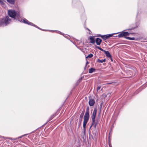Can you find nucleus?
Masks as SVG:
<instances>
[{"label": "nucleus", "mask_w": 147, "mask_h": 147, "mask_svg": "<svg viewBox=\"0 0 147 147\" xmlns=\"http://www.w3.org/2000/svg\"><path fill=\"white\" fill-rule=\"evenodd\" d=\"M89 108L88 107H87L86 111L84 117V121L83 123V127L84 130L85 131L86 124L88 122L89 118Z\"/></svg>", "instance_id": "obj_1"}, {"label": "nucleus", "mask_w": 147, "mask_h": 147, "mask_svg": "<svg viewBox=\"0 0 147 147\" xmlns=\"http://www.w3.org/2000/svg\"><path fill=\"white\" fill-rule=\"evenodd\" d=\"M11 21V19L7 16L3 19L0 20V26H6Z\"/></svg>", "instance_id": "obj_2"}, {"label": "nucleus", "mask_w": 147, "mask_h": 147, "mask_svg": "<svg viewBox=\"0 0 147 147\" xmlns=\"http://www.w3.org/2000/svg\"><path fill=\"white\" fill-rule=\"evenodd\" d=\"M8 14L10 17L14 18L16 17L18 18L19 16L18 14L15 11L13 10H8Z\"/></svg>", "instance_id": "obj_3"}, {"label": "nucleus", "mask_w": 147, "mask_h": 147, "mask_svg": "<svg viewBox=\"0 0 147 147\" xmlns=\"http://www.w3.org/2000/svg\"><path fill=\"white\" fill-rule=\"evenodd\" d=\"M19 21L21 22H23L24 23L28 24L31 26H34L36 27V26L33 23L29 22L28 20L25 19H19Z\"/></svg>", "instance_id": "obj_4"}, {"label": "nucleus", "mask_w": 147, "mask_h": 147, "mask_svg": "<svg viewBox=\"0 0 147 147\" xmlns=\"http://www.w3.org/2000/svg\"><path fill=\"white\" fill-rule=\"evenodd\" d=\"M129 34H130L127 32H124L119 34L118 35V36L119 37L126 36H128Z\"/></svg>", "instance_id": "obj_5"}, {"label": "nucleus", "mask_w": 147, "mask_h": 147, "mask_svg": "<svg viewBox=\"0 0 147 147\" xmlns=\"http://www.w3.org/2000/svg\"><path fill=\"white\" fill-rule=\"evenodd\" d=\"M96 112L97 109L96 108H95L93 110L92 115L91 116V118L92 120H94V119H95Z\"/></svg>", "instance_id": "obj_6"}, {"label": "nucleus", "mask_w": 147, "mask_h": 147, "mask_svg": "<svg viewBox=\"0 0 147 147\" xmlns=\"http://www.w3.org/2000/svg\"><path fill=\"white\" fill-rule=\"evenodd\" d=\"M92 125L94 128H95L97 125L99 123V121L98 120L96 121L95 119H94V120H92Z\"/></svg>", "instance_id": "obj_7"}, {"label": "nucleus", "mask_w": 147, "mask_h": 147, "mask_svg": "<svg viewBox=\"0 0 147 147\" xmlns=\"http://www.w3.org/2000/svg\"><path fill=\"white\" fill-rule=\"evenodd\" d=\"M95 103L94 100L92 99H90L89 101V105L91 106H93Z\"/></svg>", "instance_id": "obj_8"}, {"label": "nucleus", "mask_w": 147, "mask_h": 147, "mask_svg": "<svg viewBox=\"0 0 147 147\" xmlns=\"http://www.w3.org/2000/svg\"><path fill=\"white\" fill-rule=\"evenodd\" d=\"M104 52L105 53V54L106 55L107 57H110L111 59V61H112V59L111 58V56L109 51H105Z\"/></svg>", "instance_id": "obj_9"}, {"label": "nucleus", "mask_w": 147, "mask_h": 147, "mask_svg": "<svg viewBox=\"0 0 147 147\" xmlns=\"http://www.w3.org/2000/svg\"><path fill=\"white\" fill-rule=\"evenodd\" d=\"M102 40H101L99 38H96L95 41V42H96L97 45H100L101 42Z\"/></svg>", "instance_id": "obj_10"}, {"label": "nucleus", "mask_w": 147, "mask_h": 147, "mask_svg": "<svg viewBox=\"0 0 147 147\" xmlns=\"http://www.w3.org/2000/svg\"><path fill=\"white\" fill-rule=\"evenodd\" d=\"M90 42L92 43H94L95 42V41L94 38L92 36L90 37Z\"/></svg>", "instance_id": "obj_11"}, {"label": "nucleus", "mask_w": 147, "mask_h": 147, "mask_svg": "<svg viewBox=\"0 0 147 147\" xmlns=\"http://www.w3.org/2000/svg\"><path fill=\"white\" fill-rule=\"evenodd\" d=\"M84 112H85V110H84L81 113V114L80 115V118L81 119V121L82 120V118L83 117L84 115Z\"/></svg>", "instance_id": "obj_12"}, {"label": "nucleus", "mask_w": 147, "mask_h": 147, "mask_svg": "<svg viewBox=\"0 0 147 147\" xmlns=\"http://www.w3.org/2000/svg\"><path fill=\"white\" fill-rule=\"evenodd\" d=\"M106 59H97V62L99 63H102L103 62H105L106 61Z\"/></svg>", "instance_id": "obj_13"}, {"label": "nucleus", "mask_w": 147, "mask_h": 147, "mask_svg": "<svg viewBox=\"0 0 147 147\" xmlns=\"http://www.w3.org/2000/svg\"><path fill=\"white\" fill-rule=\"evenodd\" d=\"M100 36L104 40H106L108 38L107 35H102L101 36Z\"/></svg>", "instance_id": "obj_14"}, {"label": "nucleus", "mask_w": 147, "mask_h": 147, "mask_svg": "<svg viewBox=\"0 0 147 147\" xmlns=\"http://www.w3.org/2000/svg\"><path fill=\"white\" fill-rule=\"evenodd\" d=\"M95 70L94 69L91 68L89 69V73H92Z\"/></svg>", "instance_id": "obj_15"}, {"label": "nucleus", "mask_w": 147, "mask_h": 147, "mask_svg": "<svg viewBox=\"0 0 147 147\" xmlns=\"http://www.w3.org/2000/svg\"><path fill=\"white\" fill-rule=\"evenodd\" d=\"M125 38L127 39L131 40H135V38L134 37H125Z\"/></svg>", "instance_id": "obj_16"}, {"label": "nucleus", "mask_w": 147, "mask_h": 147, "mask_svg": "<svg viewBox=\"0 0 147 147\" xmlns=\"http://www.w3.org/2000/svg\"><path fill=\"white\" fill-rule=\"evenodd\" d=\"M7 1L11 4H13L14 3L15 0H7Z\"/></svg>", "instance_id": "obj_17"}, {"label": "nucleus", "mask_w": 147, "mask_h": 147, "mask_svg": "<svg viewBox=\"0 0 147 147\" xmlns=\"http://www.w3.org/2000/svg\"><path fill=\"white\" fill-rule=\"evenodd\" d=\"M93 56V55L92 54H90L86 57V58H91Z\"/></svg>", "instance_id": "obj_18"}, {"label": "nucleus", "mask_w": 147, "mask_h": 147, "mask_svg": "<svg viewBox=\"0 0 147 147\" xmlns=\"http://www.w3.org/2000/svg\"><path fill=\"white\" fill-rule=\"evenodd\" d=\"M97 48L100 50L103 51L104 52L105 51V50L101 48L100 47H97Z\"/></svg>", "instance_id": "obj_19"}, {"label": "nucleus", "mask_w": 147, "mask_h": 147, "mask_svg": "<svg viewBox=\"0 0 147 147\" xmlns=\"http://www.w3.org/2000/svg\"><path fill=\"white\" fill-rule=\"evenodd\" d=\"M107 36H108V38H109V37H110L111 36H113V34H107Z\"/></svg>", "instance_id": "obj_20"}, {"label": "nucleus", "mask_w": 147, "mask_h": 147, "mask_svg": "<svg viewBox=\"0 0 147 147\" xmlns=\"http://www.w3.org/2000/svg\"><path fill=\"white\" fill-rule=\"evenodd\" d=\"M101 86H98L97 88V90L98 91L101 88Z\"/></svg>", "instance_id": "obj_21"}, {"label": "nucleus", "mask_w": 147, "mask_h": 147, "mask_svg": "<svg viewBox=\"0 0 147 147\" xmlns=\"http://www.w3.org/2000/svg\"><path fill=\"white\" fill-rule=\"evenodd\" d=\"M0 3L1 4H3V2L1 0H0Z\"/></svg>", "instance_id": "obj_22"}, {"label": "nucleus", "mask_w": 147, "mask_h": 147, "mask_svg": "<svg viewBox=\"0 0 147 147\" xmlns=\"http://www.w3.org/2000/svg\"><path fill=\"white\" fill-rule=\"evenodd\" d=\"M88 64V61H87V62L86 63V65Z\"/></svg>", "instance_id": "obj_23"}, {"label": "nucleus", "mask_w": 147, "mask_h": 147, "mask_svg": "<svg viewBox=\"0 0 147 147\" xmlns=\"http://www.w3.org/2000/svg\"><path fill=\"white\" fill-rule=\"evenodd\" d=\"M27 135V134H26L20 137V138H22L23 136H26V135Z\"/></svg>", "instance_id": "obj_24"}, {"label": "nucleus", "mask_w": 147, "mask_h": 147, "mask_svg": "<svg viewBox=\"0 0 147 147\" xmlns=\"http://www.w3.org/2000/svg\"><path fill=\"white\" fill-rule=\"evenodd\" d=\"M58 32H59V33L60 34V33H61V32H59V31H58Z\"/></svg>", "instance_id": "obj_25"}, {"label": "nucleus", "mask_w": 147, "mask_h": 147, "mask_svg": "<svg viewBox=\"0 0 147 147\" xmlns=\"http://www.w3.org/2000/svg\"><path fill=\"white\" fill-rule=\"evenodd\" d=\"M111 84V83H109V84Z\"/></svg>", "instance_id": "obj_26"}]
</instances>
